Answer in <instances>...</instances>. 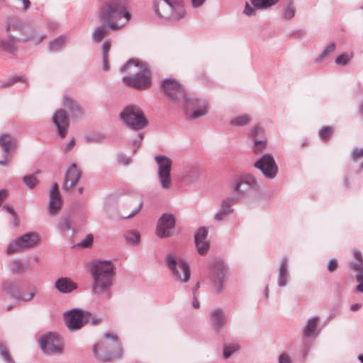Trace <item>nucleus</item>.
Here are the masks:
<instances>
[{"label": "nucleus", "mask_w": 363, "mask_h": 363, "mask_svg": "<svg viewBox=\"0 0 363 363\" xmlns=\"http://www.w3.org/2000/svg\"><path fill=\"white\" fill-rule=\"evenodd\" d=\"M128 0H110L99 9L101 25L97 26L91 33L95 43L100 42L108 33V29L117 30L123 28L131 18L127 11Z\"/></svg>", "instance_id": "nucleus-1"}, {"label": "nucleus", "mask_w": 363, "mask_h": 363, "mask_svg": "<svg viewBox=\"0 0 363 363\" xmlns=\"http://www.w3.org/2000/svg\"><path fill=\"white\" fill-rule=\"evenodd\" d=\"M92 279L91 289L94 296L102 299L111 297V287L116 275V267L110 260H99L90 267Z\"/></svg>", "instance_id": "nucleus-2"}, {"label": "nucleus", "mask_w": 363, "mask_h": 363, "mask_svg": "<svg viewBox=\"0 0 363 363\" xmlns=\"http://www.w3.org/2000/svg\"><path fill=\"white\" fill-rule=\"evenodd\" d=\"M121 71L129 74L123 77L125 84L141 90L150 87L152 74L146 62L135 59L130 60L121 67Z\"/></svg>", "instance_id": "nucleus-3"}, {"label": "nucleus", "mask_w": 363, "mask_h": 363, "mask_svg": "<svg viewBox=\"0 0 363 363\" xmlns=\"http://www.w3.org/2000/svg\"><path fill=\"white\" fill-rule=\"evenodd\" d=\"M233 199L236 201L242 199L259 201L262 197L261 184L257 178L251 173L243 174L232 183Z\"/></svg>", "instance_id": "nucleus-4"}, {"label": "nucleus", "mask_w": 363, "mask_h": 363, "mask_svg": "<svg viewBox=\"0 0 363 363\" xmlns=\"http://www.w3.org/2000/svg\"><path fill=\"white\" fill-rule=\"evenodd\" d=\"M153 9L157 16L164 22L177 23L186 16L184 0H154Z\"/></svg>", "instance_id": "nucleus-5"}, {"label": "nucleus", "mask_w": 363, "mask_h": 363, "mask_svg": "<svg viewBox=\"0 0 363 363\" xmlns=\"http://www.w3.org/2000/svg\"><path fill=\"white\" fill-rule=\"evenodd\" d=\"M106 341H101L93 346L92 351L95 357L101 362H106L121 358L123 347L116 334H104Z\"/></svg>", "instance_id": "nucleus-6"}, {"label": "nucleus", "mask_w": 363, "mask_h": 363, "mask_svg": "<svg viewBox=\"0 0 363 363\" xmlns=\"http://www.w3.org/2000/svg\"><path fill=\"white\" fill-rule=\"evenodd\" d=\"M63 316L65 325L70 331H77L88 323L96 325L101 323L100 318L79 308L65 311Z\"/></svg>", "instance_id": "nucleus-7"}, {"label": "nucleus", "mask_w": 363, "mask_h": 363, "mask_svg": "<svg viewBox=\"0 0 363 363\" xmlns=\"http://www.w3.org/2000/svg\"><path fill=\"white\" fill-rule=\"evenodd\" d=\"M160 86L164 96L171 105L179 108L184 103L187 93L178 80L167 77L161 81Z\"/></svg>", "instance_id": "nucleus-8"}, {"label": "nucleus", "mask_w": 363, "mask_h": 363, "mask_svg": "<svg viewBox=\"0 0 363 363\" xmlns=\"http://www.w3.org/2000/svg\"><path fill=\"white\" fill-rule=\"evenodd\" d=\"M228 272V264L223 259L214 257L210 261L208 275L217 293L223 292Z\"/></svg>", "instance_id": "nucleus-9"}, {"label": "nucleus", "mask_w": 363, "mask_h": 363, "mask_svg": "<svg viewBox=\"0 0 363 363\" xmlns=\"http://www.w3.org/2000/svg\"><path fill=\"white\" fill-rule=\"evenodd\" d=\"M120 119L125 125L134 130L143 129L148 124L141 108L134 104L123 108L120 113Z\"/></svg>", "instance_id": "nucleus-10"}, {"label": "nucleus", "mask_w": 363, "mask_h": 363, "mask_svg": "<svg viewBox=\"0 0 363 363\" xmlns=\"http://www.w3.org/2000/svg\"><path fill=\"white\" fill-rule=\"evenodd\" d=\"M165 264L170 270L173 279L179 284L189 282L191 278V268L189 263L182 258L176 259L169 254L165 257Z\"/></svg>", "instance_id": "nucleus-11"}, {"label": "nucleus", "mask_w": 363, "mask_h": 363, "mask_svg": "<svg viewBox=\"0 0 363 363\" xmlns=\"http://www.w3.org/2000/svg\"><path fill=\"white\" fill-rule=\"evenodd\" d=\"M179 108H183L186 116L190 119H196L206 116L208 111V101L203 98L190 96L187 94Z\"/></svg>", "instance_id": "nucleus-12"}, {"label": "nucleus", "mask_w": 363, "mask_h": 363, "mask_svg": "<svg viewBox=\"0 0 363 363\" xmlns=\"http://www.w3.org/2000/svg\"><path fill=\"white\" fill-rule=\"evenodd\" d=\"M155 160L157 165L158 184L163 190H169L172 186L171 170L172 160L166 155H157Z\"/></svg>", "instance_id": "nucleus-13"}, {"label": "nucleus", "mask_w": 363, "mask_h": 363, "mask_svg": "<svg viewBox=\"0 0 363 363\" xmlns=\"http://www.w3.org/2000/svg\"><path fill=\"white\" fill-rule=\"evenodd\" d=\"M253 167L258 169L263 177L267 180H274L279 173V166L274 157L271 153L262 154L254 162Z\"/></svg>", "instance_id": "nucleus-14"}, {"label": "nucleus", "mask_w": 363, "mask_h": 363, "mask_svg": "<svg viewBox=\"0 0 363 363\" xmlns=\"http://www.w3.org/2000/svg\"><path fill=\"white\" fill-rule=\"evenodd\" d=\"M40 241L39 235L35 232L25 233L12 240L8 245L6 253L11 255L36 246Z\"/></svg>", "instance_id": "nucleus-15"}, {"label": "nucleus", "mask_w": 363, "mask_h": 363, "mask_svg": "<svg viewBox=\"0 0 363 363\" xmlns=\"http://www.w3.org/2000/svg\"><path fill=\"white\" fill-rule=\"evenodd\" d=\"M42 352L46 354H62L63 351L60 336L53 333H48L39 340Z\"/></svg>", "instance_id": "nucleus-16"}, {"label": "nucleus", "mask_w": 363, "mask_h": 363, "mask_svg": "<svg viewBox=\"0 0 363 363\" xmlns=\"http://www.w3.org/2000/svg\"><path fill=\"white\" fill-rule=\"evenodd\" d=\"M176 218L172 213H163L157 220L156 235L160 238L172 237L175 229Z\"/></svg>", "instance_id": "nucleus-17"}, {"label": "nucleus", "mask_w": 363, "mask_h": 363, "mask_svg": "<svg viewBox=\"0 0 363 363\" xmlns=\"http://www.w3.org/2000/svg\"><path fill=\"white\" fill-rule=\"evenodd\" d=\"M51 121L56 128L57 133L61 138H65L69 127V118L63 109H57L53 113Z\"/></svg>", "instance_id": "nucleus-18"}, {"label": "nucleus", "mask_w": 363, "mask_h": 363, "mask_svg": "<svg viewBox=\"0 0 363 363\" xmlns=\"http://www.w3.org/2000/svg\"><path fill=\"white\" fill-rule=\"evenodd\" d=\"M82 172L76 164H70L65 173L62 184L63 190L66 192L70 191L77 186L82 178Z\"/></svg>", "instance_id": "nucleus-19"}, {"label": "nucleus", "mask_w": 363, "mask_h": 363, "mask_svg": "<svg viewBox=\"0 0 363 363\" xmlns=\"http://www.w3.org/2000/svg\"><path fill=\"white\" fill-rule=\"evenodd\" d=\"M208 320L213 329L216 332H220L227 325L228 315H226L224 309L217 308L209 312Z\"/></svg>", "instance_id": "nucleus-20"}, {"label": "nucleus", "mask_w": 363, "mask_h": 363, "mask_svg": "<svg viewBox=\"0 0 363 363\" xmlns=\"http://www.w3.org/2000/svg\"><path fill=\"white\" fill-rule=\"evenodd\" d=\"M208 233L206 228L200 227L194 235V243L198 253L201 256L207 254L210 248V243L207 240Z\"/></svg>", "instance_id": "nucleus-21"}, {"label": "nucleus", "mask_w": 363, "mask_h": 363, "mask_svg": "<svg viewBox=\"0 0 363 363\" xmlns=\"http://www.w3.org/2000/svg\"><path fill=\"white\" fill-rule=\"evenodd\" d=\"M279 0H250L246 2L243 13L247 16H255L257 9H267L274 6Z\"/></svg>", "instance_id": "nucleus-22"}, {"label": "nucleus", "mask_w": 363, "mask_h": 363, "mask_svg": "<svg viewBox=\"0 0 363 363\" xmlns=\"http://www.w3.org/2000/svg\"><path fill=\"white\" fill-rule=\"evenodd\" d=\"M290 280L289 260L287 256H284L280 260L277 268V285L280 288H284L289 284Z\"/></svg>", "instance_id": "nucleus-23"}, {"label": "nucleus", "mask_w": 363, "mask_h": 363, "mask_svg": "<svg viewBox=\"0 0 363 363\" xmlns=\"http://www.w3.org/2000/svg\"><path fill=\"white\" fill-rule=\"evenodd\" d=\"M236 202V199L232 197H227L223 199L218 211L214 215V220L221 222L231 215L234 211L233 206Z\"/></svg>", "instance_id": "nucleus-24"}, {"label": "nucleus", "mask_w": 363, "mask_h": 363, "mask_svg": "<svg viewBox=\"0 0 363 363\" xmlns=\"http://www.w3.org/2000/svg\"><path fill=\"white\" fill-rule=\"evenodd\" d=\"M62 199L60 195L57 184H54L50 192L48 210L50 214L55 215L62 208Z\"/></svg>", "instance_id": "nucleus-25"}, {"label": "nucleus", "mask_w": 363, "mask_h": 363, "mask_svg": "<svg viewBox=\"0 0 363 363\" xmlns=\"http://www.w3.org/2000/svg\"><path fill=\"white\" fill-rule=\"evenodd\" d=\"M62 104L63 107L69 111L71 117L73 118H80L84 114L83 108L80 106L79 103L69 95H65L63 97Z\"/></svg>", "instance_id": "nucleus-26"}, {"label": "nucleus", "mask_w": 363, "mask_h": 363, "mask_svg": "<svg viewBox=\"0 0 363 363\" xmlns=\"http://www.w3.org/2000/svg\"><path fill=\"white\" fill-rule=\"evenodd\" d=\"M18 141L16 138L9 134L2 133L0 135V147L2 154L7 157L8 153H12L17 148Z\"/></svg>", "instance_id": "nucleus-27"}, {"label": "nucleus", "mask_w": 363, "mask_h": 363, "mask_svg": "<svg viewBox=\"0 0 363 363\" xmlns=\"http://www.w3.org/2000/svg\"><path fill=\"white\" fill-rule=\"evenodd\" d=\"M4 26L6 32L18 31L23 33L27 26V23L18 16H10L6 18Z\"/></svg>", "instance_id": "nucleus-28"}, {"label": "nucleus", "mask_w": 363, "mask_h": 363, "mask_svg": "<svg viewBox=\"0 0 363 363\" xmlns=\"http://www.w3.org/2000/svg\"><path fill=\"white\" fill-rule=\"evenodd\" d=\"M55 289L62 294H70L78 287L77 283L68 277H60L55 282Z\"/></svg>", "instance_id": "nucleus-29"}, {"label": "nucleus", "mask_w": 363, "mask_h": 363, "mask_svg": "<svg viewBox=\"0 0 363 363\" xmlns=\"http://www.w3.org/2000/svg\"><path fill=\"white\" fill-rule=\"evenodd\" d=\"M69 42V36L67 33H64L49 41L48 50L50 52H60Z\"/></svg>", "instance_id": "nucleus-30"}, {"label": "nucleus", "mask_w": 363, "mask_h": 363, "mask_svg": "<svg viewBox=\"0 0 363 363\" xmlns=\"http://www.w3.org/2000/svg\"><path fill=\"white\" fill-rule=\"evenodd\" d=\"M38 291V290L35 286L26 288L23 287V284H21V289L18 290V294L16 295V301L23 303L30 302L35 298Z\"/></svg>", "instance_id": "nucleus-31"}, {"label": "nucleus", "mask_w": 363, "mask_h": 363, "mask_svg": "<svg viewBox=\"0 0 363 363\" xmlns=\"http://www.w3.org/2000/svg\"><path fill=\"white\" fill-rule=\"evenodd\" d=\"M21 282L20 281L7 279L2 281L1 289L3 292L9 295L12 298L16 300L18 290L21 289Z\"/></svg>", "instance_id": "nucleus-32"}, {"label": "nucleus", "mask_w": 363, "mask_h": 363, "mask_svg": "<svg viewBox=\"0 0 363 363\" xmlns=\"http://www.w3.org/2000/svg\"><path fill=\"white\" fill-rule=\"evenodd\" d=\"M17 39L12 35H8L5 38L0 39V50L7 52L10 54H16L18 52L16 47Z\"/></svg>", "instance_id": "nucleus-33"}, {"label": "nucleus", "mask_w": 363, "mask_h": 363, "mask_svg": "<svg viewBox=\"0 0 363 363\" xmlns=\"http://www.w3.org/2000/svg\"><path fill=\"white\" fill-rule=\"evenodd\" d=\"M318 319V317H311L308 320L303 330V335L306 338L315 337L318 335L319 332L317 330Z\"/></svg>", "instance_id": "nucleus-34"}, {"label": "nucleus", "mask_w": 363, "mask_h": 363, "mask_svg": "<svg viewBox=\"0 0 363 363\" xmlns=\"http://www.w3.org/2000/svg\"><path fill=\"white\" fill-rule=\"evenodd\" d=\"M23 34L25 35L23 42H32L35 45H38L46 37V34L36 35L35 30L33 28L24 30Z\"/></svg>", "instance_id": "nucleus-35"}, {"label": "nucleus", "mask_w": 363, "mask_h": 363, "mask_svg": "<svg viewBox=\"0 0 363 363\" xmlns=\"http://www.w3.org/2000/svg\"><path fill=\"white\" fill-rule=\"evenodd\" d=\"M354 260L350 262L351 267L357 272V275H363V257L359 250L354 251Z\"/></svg>", "instance_id": "nucleus-36"}, {"label": "nucleus", "mask_w": 363, "mask_h": 363, "mask_svg": "<svg viewBox=\"0 0 363 363\" xmlns=\"http://www.w3.org/2000/svg\"><path fill=\"white\" fill-rule=\"evenodd\" d=\"M251 121L250 115L243 114L233 118L230 121V125L233 127H243L248 125Z\"/></svg>", "instance_id": "nucleus-37"}, {"label": "nucleus", "mask_w": 363, "mask_h": 363, "mask_svg": "<svg viewBox=\"0 0 363 363\" xmlns=\"http://www.w3.org/2000/svg\"><path fill=\"white\" fill-rule=\"evenodd\" d=\"M18 82H21V83L23 84L24 87H26L28 84V79L25 76L16 75V76H13L11 77H10L9 79H8L6 81L2 82L0 84V86L3 87V88L9 87V86H13V84H15Z\"/></svg>", "instance_id": "nucleus-38"}, {"label": "nucleus", "mask_w": 363, "mask_h": 363, "mask_svg": "<svg viewBox=\"0 0 363 363\" xmlns=\"http://www.w3.org/2000/svg\"><path fill=\"white\" fill-rule=\"evenodd\" d=\"M296 12V6L291 1L287 2L284 6L281 16L285 20H291L293 18Z\"/></svg>", "instance_id": "nucleus-39"}, {"label": "nucleus", "mask_w": 363, "mask_h": 363, "mask_svg": "<svg viewBox=\"0 0 363 363\" xmlns=\"http://www.w3.org/2000/svg\"><path fill=\"white\" fill-rule=\"evenodd\" d=\"M264 133V128L261 125L257 124L251 128L248 135L251 140L255 141L257 140L266 138Z\"/></svg>", "instance_id": "nucleus-40"}, {"label": "nucleus", "mask_w": 363, "mask_h": 363, "mask_svg": "<svg viewBox=\"0 0 363 363\" xmlns=\"http://www.w3.org/2000/svg\"><path fill=\"white\" fill-rule=\"evenodd\" d=\"M124 238L128 244L136 245L140 241V235L138 231L130 230L124 233Z\"/></svg>", "instance_id": "nucleus-41"}, {"label": "nucleus", "mask_w": 363, "mask_h": 363, "mask_svg": "<svg viewBox=\"0 0 363 363\" xmlns=\"http://www.w3.org/2000/svg\"><path fill=\"white\" fill-rule=\"evenodd\" d=\"M10 270L13 274H21L26 271L25 264L19 259H13L10 262Z\"/></svg>", "instance_id": "nucleus-42"}, {"label": "nucleus", "mask_w": 363, "mask_h": 363, "mask_svg": "<svg viewBox=\"0 0 363 363\" xmlns=\"http://www.w3.org/2000/svg\"><path fill=\"white\" fill-rule=\"evenodd\" d=\"M335 43H329L324 49V50L314 60L315 62H320L325 60L329 55L334 53L335 50Z\"/></svg>", "instance_id": "nucleus-43"}, {"label": "nucleus", "mask_w": 363, "mask_h": 363, "mask_svg": "<svg viewBox=\"0 0 363 363\" xmlns=\"http://www.w3.org/2000/svg\"><path fill=\"white\" fill-rule=\"evenodd\" d=\"M267 138H263L254 141V144L252 146V150L255 155H259L262 153L267 149Z\"/></svg>", "instance_id": "nucleus-44"}, {"label": "nucleus", "mask_w": 363, "mask_h": 363, "mask_svg": "<svg viewBox=\"0 0 363 363\" xmlns=\"http://www.w3.org/2000/svg\"><path fill=\"white\" fill-rule=\"evenodd\" d=\"M106 136L102 133H94L85 137V141L87 143H99L105 139Z\"/></svg>", "instance_id": "nucleus-45"}, {"label": "nucleus", "mask_w": 363, "mask_h": 363, "mask_svg": "<svg viewBox=\"0 0 363 363\" xmlns=\"http://www.w3.org/2000/svg\"><path fill=\"white\" fill-rule=\"evenodd\" d=\"M334 132V128L332 126H325L322 128L319 132L318 135L321 140L327 141L331 137Z\"/></svg>", "instance_id": "nucleus-46"}, {"label": "nucleus", "mask_w": 363, "mask_h": 363, "mask_svg": "<svg viewBox=\"0 0 363 363\" xmlns=\"http://www.w3.org/2000/svg\"><path fill=\"white\" fill-rule=\"evenodd\" d=\"M352 57H353V54L352 53H350V54H347V53L341 54V55H337L335 57V62L337 65L345 66V65H347L349 63V62L352 59Z\"/></svg>", "instance_id": "nucleus-47"}, {"label": "nucleus", "mask_w": 363, "mask_h": 363, "mask_svg": "<svg viewBox=\"0 0 363 363\" xmlns=\"http://www.w3.org/2000/svg\"><path fill=\"white\" fill-rule=\"evenodd\" d=\"M23 182L27 188L33 189L37 185L38 180L34 174H28L23 177Z\"/></svg>", "instance_id": "nucleus-48"}, {"label": "nucleus", "mask_w": 363, "mask_h": 363, "mask_svg": "<svg viewBox=\"0 0 363 363\" xmlns=\"http://www.w3.org/2000/svg\"><path fill=\"white\" fill-rule=\"evenodd\" d=\"M58 230L65 233L70 230V219L68 216L62 217L57 224Z\"/></svg>", "instance_id": "nucleus-49"}, {"label": "nucleus", "mask_w": 363, "mask_h": 363, "mask_svg": "<svg viewBox=\"0 0 363 363\" xmlns=\"http://www.w3.org/2000/svg\"><path fill=\"white\" fill-rule=\"evenodd\" d=\"M0 356L7 363H13V359L10 356L7 346L4 342H0Z\"/></svg>", "instance_id": "nucleus-50"}, {"label": "nucleus", "mask_w": 363, "mask_h": 363, "mask_svg": "<svg viewBox=\"0 0 363 363\" xmlns=\"http://www.w3.org/2000/svg\"><path fill=\"white\" fill-rule=\"evenodd\" d=\"M239 349L238 345H225L223 347V357L225 359L229 358L235 352Z\"/></svg>", "instance_id": "nucleus-51"}, {"label": "nucleus", "mask_w": 363, "mask_h": 363, "mask_svg": "<svg viewBox=\"0 0 363 363\" xmlns=\"http://www.w3.org/2000/svg\"><path fill=\"white\" fill-rule=\"evenodd\" d=\"M16 2V8L23 11H26L30 7V1L29 0H13Z\"/></svg>", "instance_id": "nucleus-52"}, {"label": "nucleus", "mask_w": 363, "mask_h": 363, "mask_svg": "<svg viewBox=\"0 0 363 363\" xmlns=\"http://www.w3.org/2000/svg\"><path fill=\"white\" fill-rule=\"evenodd\" d=\"M94 237L91 234H89L83 239L80 242L77 244V246L82 247H89L92 245Z\"/></svg>", "instance_id": "nucleus-53"}, {"label": "nucleus", "mask_w": 363, "mask_h": 363, "mask_svg": "<svg viewBox=\"0 0 363 363\" xmlns=\"http://www.w3.org/2000/svg\"><path fill=\"white\" fill-rule=\"evenodd\" d=\"M354 279L358 282V284L355 289V292L363 294V275H356Z\"/></svg>", "instance_id": "nucleus-54"}, {"label": "nucleus", "mask_w": 363, "mask_h": 363, "mask_svg": "<svg viewBox=\"0 0 363 363\" xmlns=\"http://www.w3.org/2000/svg\"><path fill=\"white\" fill-rule=\"evenodd\" d=\"M363 156V148L354 147L352 152V159L357 160Z\"/></svg>", "instance_id": "nucleus-55"}, {"label": "nucleus", "mask_w": 363, "mask_h": 363, "mask_svg": "<svg viewBox=\"0 0 363 363\" xmlns=\"http://www.w3.org/2000/svg\"><path fill=\"white\" fill-rule=\"evenodd\" d=\"M117 160L119 163L123 164L124 165H128L131 162L130 158L124 154H119L118 155Z\"/></svg>", "instance_id": "nucleus-56"}, {"label": "nucleus", "mask_w": 363, "mask_h": 363, "mask_svg": "<svg viewBox=\"0 0 363 363\" xmlns=\"http://www.w3.org/2000/svg\"><path fill=\"white\" fill-rule=\"evenodd\" d=\"M3 209L8 213L11 214L14 218L15 220H17V214L13 207L10 204H6L3 206Z\"/></svg>", "instance_id": "nucleus-57"}, {"label": "nucleus", "mask_w": 363, "mask_h": 363, "mask_svg": "<svg viewBox=\"0 0 363 363\" xmlns=\"http://www.w3.org/2000/svg\"><path fill=\"white\" fill-rule=\"evenodd\" d=\"M337 266L338 262L337 259L333 258L328 262L327 269L329 272H334L337 268Z\"/></svg>", "instance_id": "nucleus-58"}, {"label": "nucleus", "mask_w": 363, "mask_h": 363, "mask_svg": "<svg viewBox=\"0 0 363 363\" xmlns=\"http://www.w3.org/2000/svg\"><path fill=\"white\" fill-rule=\"evenodd\" d=\"M13 157L12 153H8L7 157H6L4 155H3V159L0 160V165L1 166H8L9 164V162L11 161V158Z\"/></svg>", "instance_id": "nucleus-59"}, {"label": "nucleus", "mask_w": 363, "mask_h": 363, "mask_svg": "<svg viewBox=\"0 0 363 363\" xmlns=\"http://www.w3.org/2000/svg\"><path fill=\"white\" fill-rule=\"evenodd\" d=\"M143 206V201H141L139 203L138 206L134 210H133V211L130 214H128L127 216H125V218H130V217H133V216L136 215L137 213H138L140 211Z\"/></svg>", "instance_id": "nucleus-60"}, {"label": "nucleus", "mask_w": 363, "mask_h": 363, "mask_svg": "<svg viewBox=\"0 0 363 363\" xmlns=\"http://www.w3.org/2000/svg\"><path fill=\"white\" fill-rule=\"evenodd\" d=\"M279 363H291V359L287 354H281L279 357Z\"/></svg>", "instance_id": "nucleus-61"}, {"label": "nucleus", "mask_w": 363, "mask_h": 363, "mask_svg": "<svg viewBox=\"0 0 363 363\" xmlns=\"http://www.w3.org/2000/svg\"><path fill=\"white\" fill-rule=\"evenodd\" d=\"M75 145V140L74 138H72V140H69V142L64 147V152H69L70 150H72L74 146Z\"/></svg>", "instance_id": "nucleus-62"}, {"label": "nucleus", "mask_w": 363, "mask_h": 363, "mask_svg": "<svg viewBox=\"0 0 363 363\" xmlns=\"http://www.w3.org/2000/svg\"><path fill=\"white\" fill-rule=\"evenodd\" d=\"M206 1V0H191V6L194 9L199 8L204 4Z\"/></svg>", "instance_id": "nucleus-63"}, {"label": "nucleus", "mask_w": 363, "mask_h": 363, "mask_svg": "<svg viewBox=\"0 0 363 363\" xmlns=\"http://www.w3.org/2000/svg\"><path fill=\"white\" fill-rule=\"evenodd\" d=\"M111 47V43L109 41H105L102 45H101V50L103 52V55H107V52H108Z\"/></svg>", "instance_id": "nucleus-64"}]
</instances>
